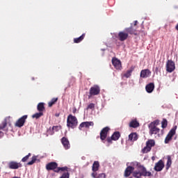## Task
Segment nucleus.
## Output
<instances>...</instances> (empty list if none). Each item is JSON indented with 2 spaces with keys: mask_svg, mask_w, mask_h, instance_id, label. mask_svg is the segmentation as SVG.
<instances>
[{
  "mask_svg": "<svg viewBox=\"0 0 178 178\" xmlns=\"http://www.w3.org/2000/svg\"><path fill=\"white\" fill-rule=\"evenodd\" d=\"M129 34H131V35H133V34L134 35H138L137 30L134 29L131 25L130 27L125 28L124 31H121L118 33V38L119 41H126V40L129 38Z\"/></svg>",
  "mask_w": 178,
  "mask_h": 178,
  "instance_id": "nucleus-1",
  "label": "nucleus"
},
{
  "mask_svg": "<svg viewBox=\"0 0 178 178\" xmlns=\"http://www.w3.org/2000/svg\"><path fill=\"white\" fill-rule=\"evenodd\" d=\"M140 171H134L133 172L134 177L136 178H140L141 176H144L145 177H151L152 176V173L149 171H147V168L145 167L140 165Z\"/></svg>",
  "mask_w": 178,
  "mask_h": 178,
  "instance_id": "nucleus-2",
  "label": "nucleus"
},
{
  "mask_svg": "<svg viewBox=\"0 0 178 178\" xmlns=\"http://www.w3.org/2000/svg\"><path fill=\"white\" fill-rule=\"evenodd\" d=\"M79 124V120L76 116L70 114L67 118V127L70 129H76Z\"/></svg>",
  "mask_w": 178,
  "mask_h": 178,
  "instance_id": "nucleus-3",
  "label": "nucleus"
},
{
  "mask_svg": "<svg viewBox=\"0 0 178 178\" xmlns=\"http://www.w3.org/2000/svg\"><path fill=\"white\" fill-rule=\"evenodd\" d=\"M159 124V120H156L148 124V128L149 130V133L150 136H152L153 134H158V133L161 131V129L156 127Z\"/></svg>",
  "mask_w": 178,
  "mask_h": 178,
  "instance_id": "nucleus-4",
  "label": "nucleus"
},
{
  "mask_svg": "<svg viewBox=\"0 0 178 178\" xmlns=\"http://www.w3.org/2000/svg\"><path fill=\"white\" fill-rule=\"evenodd\" d=\"M99 92H101V88H99V86L94 85L92 87L90 88L88 99H91V97L99 95Z\"/></svg>",
  "mask_w": 178,
  "mask_h": 178,
  "instance_id": "nucleus-5",
  "label": "nucleus"
},
{
  "mask_svg": "<svg viewBox=\"0 0 178 178\" xmlns=\"http://www.w3.org/2000/svg\"><path fill=\"white\" fill-rule=\"evenodd\" d=\"M8 124L10 126V117H6L2 122V123L0 124V138H2V137H3L4 134L2 131L6 129V126H8Z\"/></svg>",
  "mask_w": 178,
  "mask_h": 178,
  "instance_id": "nucleus-6",
  "label": "nucleus"
},
{
  "mask_svg": "<svg viewBox=\"0 0 178 178\" xmlns=\"http://www.w3.org/2000/svg\"><path fill=\"white\" fill-rule=\"evenodd\" d=\"M152 147H155V140L152 139L148 140L146 142V146L142 149L141 152L143 154H147V152L151 151Z\"/></svg>",
  "mask_w": 178,
  "mask_h": 178,
  "instance_id": "nucleus-7",
  "label": "nucleus"
},
{
  "mask_svg": "<svg viewBox=\"0 0 178 178\" xmlns=\"http://www.w3.org/2000/svg\"><path fill=\"white\" fill-rule=\"evenodd\" d=\"M165 67L166 72H168V73H172V72H175V70L176 69V65L173 60H167Z\"/></svg>",
  "mask_w": 178,
  "mask_h": 178,
  "instance_id": "nucleus-8",
  "label": "nucleus"
},
{
  "mask_svg": "<svg viewBox=\"0 0 178 178\" xmlns=\"http://www.w3.org/2000/svg\"><path fill=\"white\" fill-rule=\"evenodd\" d=\"M177 129V126L173 127L172 129H170L169 133L168 134L167 136L165 139V143L168 144L170 140H172V138L176 134V130Z\"/></svg>",
  "mask_w": 178,
  "mask_h": 178,
  "instance_id": "nucleus-9",
  "label": "nucleus"
},
{
  "mask_svg": "<svg viewBox=\"0 0 178 178\" xmlns=\"http://www.w3.org/2000/svg\"><path fill=\"white\" fill-rule=\"evenodd\" d=\"M27 118H29V115H25L18 119V120L15 124V127H23L26 123Z\"/></svg>",
  "mask_w": 178,
  "mask_h": 178,
  "instance_id": "nucleus-10",
  "label": "nucleus"
},
{
  "mask_svg": "<svg viewBox=\"0 0 178 178\" xmlns=\"http://www.w3.org/2000/svg\"><path fill=\"white\" fill-rule=\"evenodd\" d=\"M111 130V129L108 127H106L102 129L100 131V139L102 141H105L106 140V137H108V132Z\"/></svg>",
  "mask_w": 178,
  "mask_h": 178,
  "instance_id": "nucleus-11",
  "label": "nucleus"
},
{
  "mask_svg": "<svg viewBox=\"0 0 178 178\" xmlns=\"http://www.w3.org/2000/svg\"><path fill=\"white\" fill-rule=\"evenodd\" d=\"M163 168H165V163H163V161L159 160L155 163L154 169L156 172H162Z\"/></svg>",
  "mask_w": 178,
  "mask_h": 178,
  "instance_id": "nucleus-12",
  "label": "nucleus"
},
{
  "mask_svg": "<svg viewBox=\"0 0 178 178\" xmlns=\"http://www.w3.org/2000/svg\"><path fill=\"white\" fill-rule=\"evenodd\" d=\"M112 63L114 67L117 69V70H120V69H122V62L120 61V60L116 58H113Z\"/></svg>",
  "mask_w": 178,
  "mask_h": 178,
  "instance_id": "nucleus-13",
  "label": "nucleus"
},
{
  "mask_svg": "<svg viewBox=\"0 0 178 178\" xmlns=\"http://www.w3.org/2000/svg\"><path fill=\"white\" fill-rule=\"evenodd\" d=\"M47 170H56L58 169V163L56 162H51L46 165Z\"/></svg>",
  "mask_w": 178,
  "mask_h": 178,
  "instance_id": "nucleus-14",
  "label": "nucleus"
},
{
  "mask_svg": "<svg viewBox=\"0 0 178 178\" xmlns=\"http://www.w3.org/2000/svg\"><path fill=\"white\" fill-rule=\"evenodd\" d=\"M62 145H63L65 149H70V142H69V139L66 137H63L60 140Z\"/></svg>",
  "mask_w": 178,
  "mask_h": 178,
  "instance_id": "nucleus-15",
  "label": "nucleus"
},
{
  "mask_svg": "<svg viewBox=\"0 0 178 178\" xmlns=\"http://www.w3.org/2000/svg\"><path fill=\"white\" fill-rule=\"evenodd\" d=\"M8 168L10 169H14V170L19 169V168H22V163H17L16 161H10L8 163Z\"/></svg>",
  "mask_w": 178,
  "mask_h": 178,
  "instance_id": "nucleus-16",
  "label": "nucleus"
},
{
  "mask_svg": "<svg viewBox=\"0 0 178 178\" xmlns=\"http://www.w3.org/2000/svg\"><path fill=\"white\" fill-rule=\"evenodd\" d=\"M90 126H94V122H83L80 124L79 127V129L81 130L83 127H86V129H90Z\"/></svg>",
  "mask_w": 178,
  "mask_h": 178,
  "instance_id": "nucleus-17",
  "label": "nucleus"
},
{
  "mask_svg": "<svg viewBox=\"0 0 178 178\" xmlns=\"http://www.w3.org/2000/svg\"><path fill=\"white\" fill-rule=\"evenodd\" d=\"M133 172H134V168L131 166H128L124 170V177H129V176H130V175H131Z\"/></svg>",
  "mask_w": 178,
  "mask_h": 178,
  "instance_id": "nucleus-18",
  "label": "nucleus"
},
{
  "mask_svg": "<svg viewBox=\"0 0 178 178\" xmlns=\"http://www.w3.org/2000/svg\"><path fill=\"white\" fill-rule=\"evenodd\" d=\"M151 74V71L149 70L146 69V70H143L140 72V77L143 79H147V77H149V76Z\"/></svg>",
  "mask_w": 178,
  "mask_h": 178,
  "instance_id": "nucleus-19",
  "label": "nucleus"
},
{
  "mask_svg": "<svg viewBox=\"0 0 178 178\" xmlns=\"http://www.w3.org/2000/svg\"><path fill=\"white\" fill-rule=\"evenodd\" d=\"M154 88H155V85L154 83H150L145 86V90L149 94L154 91Z\"/></svg>",
  "mask_w": 178,
  "mask_h": 178,
  "instance_id": "nucleus-20",
  "label": "nucleus"
},
{
  "mask_svg": "<svg viewBox=\"0 0 178 178\" xmlns=\"http://www.w3.org/2000/svg\"><path fill=\"white\" fill-rule=\"evenodd\" d=\"M129 127H131L132 129H137V127H139L140 123L138 122L137 120H132L129 124Z\"/></svg>",
  "mask_w": 178,
  "mask_h": 178,
  "instance_id": "nucleus-21",
  "label": "nucleus"
},
{
  "mask_svg": "<svg viewBox=\"0 0 178 178\" xmlns=\"http://www.w3.org/2000/svg\"><path fill=\"white\" fill-rule=\"evenodd\" d=\"M91 176L93 178H106V173L98 174L97 172H92Z\"/></svg>",
  "mask_w": 178,
  "mask_h": 178,
  "instance_id": "nucleus-22",
  "label": "nucleus"
},
{
  "mask_svg": "<svg viewBox=\"0 0 178 178\" xmlns=\"http://www.w3.org/2000/svg\"><path fill=\"white\" fill-rule=\"evenodd\" d=\"M137 140H138V136H137L136 133H131L129 135V141L134 142V141H137Z\"/></svg>",
  "mask_w": 178,
  "mask_h": 178,
  "instance_id": "nucleus-23",
  "label": "nucleus"
},
{
  "mask_svg": "<svg viewBox=\"0 0 178 178\" xmlns=\"http://www.w3.org/2000/svg\"><path fill=\"white\" fill-rule=\"evenodd\" d=\"M135 67L131 66L130 67V70H128L126 73L123 74L124 77H126V79H129V77L131 76V73L134 71Z\"/></svg>",
  "mask_w": 178,
  "mask_h": 178,
  "instance_id": "nucleus-24",
  "label": "nucleus"
},
{
  "mask_svg": "<svg viewBox=\"0 0 178 178\" xmlns=\"http://www.w3.org/2000/svg\"><path fill=\"white\" fill-rule=\"evenodd\" d=\"M99 169V162L95 161L92 167V170L93 173H96V172H98Z\"/></svg>",
  "mask_w": 178,
  "mask_h": 178,
  "instance_id": "nucleus-25",
  "label": "nucleus"
},
{
  "mask_svg": "<svg viewBox=\"0 0 178 178\" xmlns=\"http://www.w3.org/2000/svg\"><path fill=\"white\" fill-rule=\"evenodd\" d=\"M59 130V127L58 126H54L51 129H49L47 131L48 134H49L50 136H54V134H55V131H58Z\"/></svg>",
  "mask_w": 178,
  "mask_h": 178,
  "instance_id": "nucleus-26",
  "label": "nucleus"
},
{
  "mask_svg": "<svg viewBox=\"0 0 178 178\" xmlns=\"http://www.w3.org/2000/svg\"><path fill=\"white\" fill-rule=\"evenodd\" d=\"M86 38V33H83L80 37L76 38L74 39V42L75 44H79V42H81L83 40Z\"/></svg>",
  "mask_w": 178,
  "mask_h": 178,
  "instance_id": "nucleus-27",
  "label": "nucleus"
},
{
  "mask_svg": "<svg viewBox=\"0 0 178 178\" xmlns=\"http://www.w3.org/2000/svg\"><path fill=\"white\" fill-rule=\"evenodd\" d=\"M111 138L113 141H118V140L120 138V132L119 131L114 132L111 136Z\"/></svg>",
  "mask_w": 178,
  "mask_h": 178,
  "instance_id": "nucleus-28",
  "label": "nucleus"
},
{
  "mask_svg": "<svg viewBox=\"0 0 178 178\" xmlns=\"http://www.w3.org/2000/svg\"><path fill=\"white\" fill-rule=\"evenodd\" d=\"M45 104L44 103H39L37 106V109L38 111V112H43L44 111H45V106H44Z\"/></svg>",
  "mask_w": 178,
  "mask_h": 178,
  "instance_id": "nucleus-29",
  "label": "nucleus"
},
{
  "mask_svg": "<svg viewBox=\"0 0 178 178\" xmlns=\"http://www.w3.org/2000/svg\"><path fill=\"white\" fill-rule=\"evenodd\" d=\"M67 169H69L67 167H57V169L54 170L55 173H59V172H67Z\"/></svg>",
  "mask_w": 178,
  "mask_h": 178,
  "instance_id": "nucleus-30",
  "label": "nucleus"
},
{
  "mask_svg": "<svg viewBox=\"0 0 178 178\" xmlns=\"http://www.w3.org/2000/svg\"><path fill=\"white\" fill-rule=\"evenodd\" d=\"M56 102H58V97H54L50 102H49L48 106L51 108L52 106L55 105Z\"/></svg>",
  "mask_w": 178,
  "mask_h": 178,
  "instance_id": "nucleus-31",
  "label": "nucleus"
},
{
  "mask_svg": "<svg viewBox=\"0 0 178 178\" xmlns=\"http://www.w3.org/2000/svg\"><path fill=\"white\" fill-rule=\"evenodd\" d=\"M170 166H172V159L170 158V156H168V160H167V163H166V165H165L166 170H169V168H170Z\"/></svg>",
  "mask_w": 178,
  "mask_h": 178,
  "instance_id": "nucleus-32",
  "label": "nucleus"
},
{
  "mask_svg": "<svg viewBox=\"0 0 178 178\" xmlns=\"http://www.w3.org/2000/svg\"><path fill=\"white\" fill-rule=\"evenodd\" d=\"M42 116H44V113L39 111L32 115L33 119H40Z\"/></svg>",
  "mask_w": 178,
  "mask_h": 178,
  "instance_id": "nucleus-33",
  "label": "nucleus"
},
{
  "mask_svg": "<svg viewBox=\"0 0 178 178\" xmlns=\"http://www.w3.org/2000/svg\"><path fill=\"white\" fill-rule=\"evenodd\" d=\"M161 127L162 129H166L168 127V120L165 118H163L161 122Z\"/></svg>",
  "mask_w": 178,
  "mask_h": 178,
  "instance_id": "nucleus-34",
  "label": "nucleus"
},
{
  "mask_svg": "<svg viewBox=\"0 0 178 178\" xmlns=\"http://www.w3.org/2000/svg\"><path fill=\"white\" fill-rule=\"evenodd\" d=\"M36 161H37V157L33 156V157H32L31 161L27 163V165H34V163H35Z\"/></svg>",
  "mask_w": 178,
  "mask_h": 178,
  "instance_id": "nucleus-35",
  "label": "nucleus"
},
{
  "mask_svg": "<svg viewBox=\"0 0 178 178\" xmlns=\"http://www.w3.org/2000/svg\"><path fill=\"white\" fill-rule=\"evenodd\" d=\"M70 175L68 172H64L59 178H69Z\"/></svg>",
  "mask_w": 178,
  "mask_h": 178,
  "instance_id": "nucleus-36",
  "label": "nucleus"
},
{
  "mask_svg": "<svg viewBox=\"0 0 178 178\" xmlns=\"http://www.w3.org/2000/svg\"><path fill=\"white\" fill-rule=\"evenodd\" d=\"M95 108V104L93 103H90L88 107L86 108L87 111H88V109H94Z\"/></svg>",
  "mask_w": 178,
  "mask_h": 178,
  "instance_id": "nucleus-37",
  "label": "nucleus"
},
{
  "mask_svg": "<svg viewBox=\"0 0 178 178\" xmlns=\"http://www.w3.org/2000/svg\"><path fill=\"white\" fill-rule=\"evenodd\" d=\"M113 140V139H112V136L106 138V141L108 144H112Z\"/></svg>",
  "mask_w": 178,
  "mask_h": 178,
  "instance_id": "nucleus-38",
  "label": "nucleus"
},
{
  "mask_svg": "<svg viewBox=\"0 0 178 178\" xmlns=\"http://www.w3.org/2000/svg\"><path fill=\"white\" fill-rule=\"evenodd\" d=\"M27 161H29V156H24V157L22 159V162H27Z\"/></svg>",
  "mask_w": 178,
  "mask_h": 178,
  "instance_id": "nucleus-39",
  "label": "nucleus"
},
{
  "mask_svg": "<svg viewBox=\"0 0 178 178\" xmlns=\"http://www.w3.org/2000/svg\"><path fill=\"white\" fill-rule=\"evenodd\" d=\"M55 116H56V118H59V116H60V113H56L55 114Z\"/></svg>",
  "mask_w": 178,
  "mask_h": 178,
  "instance_id": "nucleus-40",
  "label": "nucleus"
},
{
  "mask_svg": "<svg viewBox=\"0 0 178 178\" xmlns=\"http://www.w3.org/2000/svg\"><path fill=\"white\" fill-rule=\"evenodd\" d=\"M134 26H137V24H138V21L136 20V21H134Z\"/></svg>",
  "mask_w": 178,
  "mask_h": 178,
  "instance_id": "nucleus-41",
  "label": "nucleus"
},
{
  "mask_svg": "<svg viewBox=\"0 0 178 178\" xmlns=\"http://www.w3.org/2000/svg\"><path fill=\"white\" fill-rule=\"evenodd\" d=\"M175 29L178 31V24L176 25Z\"/></svg>",
  "mask_w": 178,
  "mask_h": 178,
  "instance_id": "nucleus-42",
  "label": "nucleus"
},
{
  "mask_svg": "<svg viewBox=\"0 0 178 178\" xmlns=\"http://www.w3.org/2000/svg\"><path fill=\"white\" fill-rule=\"evenodd\" d=\"M26 156H31V154L29 153Z\"/></svg>",
  "mask_w": 178,
  "mask_h": 178,
  "instance_id": "nucleus-43",
  "label": "nucleus"
},
{
  "mask_svg": "<svg viewBox=\"0 0 178 178\" xmlns=\"http://www.w3.org/2000/svg\"><path fill=\"white\" fill-rule=\"evenodd\" d=\"M77 110L76 109V108H74V111H73V113H76V111Z\"/></svg>",
  "mask_w": 178,
  "mask_h": 178,
  "instance_id": "nucleus-44",
  "label": "nucleus"
},
{
  "mask_svg": "<svg viewBox=\"0 0 178 178\" xmlns=\"http://www.w3.org/2000/svg\"><path fill=\"white\" fill-rule=\"evenodd\" d=\"M152 161H154L155 157L152 156Z\"/></svg>",
  "mask_w": 178,
  "mask_h": 178,
  "instance_id": "nucleus-45",
  "label": "nucleus"
},
{
  "mask_svg": "<svg viewBox=\"0 0 178 178\" xmlns=\"http://www.w3.org/2000/svg\"><path fill=\"white\" fill-rule=\"evenodd\" d=\"M32 80H34V78H32Z\"/></svg>",
  "mask_w": 178,
  "mask_h": 178,
  "instance_id": "nucleus-46",
  "label": "nucleus"
}]
</instances>
